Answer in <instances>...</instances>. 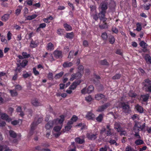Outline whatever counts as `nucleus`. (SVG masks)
Returning a JSON list of instances; mask_svg holds the SVG:
<instances>
[{
    "label": "nucleus",
    "instance_id": "obj_18",
    "mask_svg": "<svg viewBox=\"0 0 151 151\" xmlns=\"http://www.w3.org/2000/svg\"><path fill=\"white\" fill-rule=\"evenodd\" d=\"M101 23L99 25V28L101 29H104L108 27V25L106 21H101Z\"/></svg>",
    "mask_w": 151,
    "mask_h": 151
},
{
    "label": "nucleus",
    "instance_id": "obj_52",
    "mask_svg": "<svg viewBox=\"0 0 151 151\" xmlns=\"http://www.w3.org/2000/svg\"><path fill=\"white\" fill-rule=\"evenodd\" d=\"M61 127L59 126H56L54 127V130L55 132H59V131L61 129Z\"/></svg>",
    "mask_w": 151,
    "mask_h": 151
},
{
    "label": "nucleus",
    "instance_id": "obj_21",
    "mask_svg": "<svg viewBox=\"0 0 151 151\" xmlns=\"http://www.w3.org/2000/svg\"><path fill=\"white\" fill-rule=\"evenodd\" d=\"M141 97L142 98V101L144 102H147L149 97V95L148 94L141 95Z\"/></svg>",
    "mask_w": 151,
    "mask_h": 151
},
{
    "label": "nucleus",
    "instance_id": "obj_2",
    "mask_svg": "<svg viewBox=\"0 0 151 151\" xmlns=\"http://www.w3.org/2000/svg\"><path fill=\"white\" fill-rule=\"evenodd\" d=\"M82 76V74L79 72H78L76 73L72 74L71 75V78L70 79V81H72L75 79H79Z\"/></svg>",
    "mask_w": 151,
    "mask_h": 151
},
{
    "label": "nucleus",
    "instance_id": "obj_59",
    "mask_svg": "<svg viewBox=\"0 0 151 151\" xmlns=\"http://www.w3.org/2000/svg\"><path fill=\"white\" fill-rule=\"evenodd\" d=\"M33 72L35 76H37L39 74V72L36 70L35 68H34L33 69Z\"/></svg>",
    "mask_w": 151,
    "mask_h": 151
},
{
    "label": "nucleus",
    "instance_id": "obj_61",
    "mask_svg": "<svg viewBox=\"0 0 151 151\" xmlns=\"http://www.w3.org/2000/svg\"><path fill=\"white\" fill-rule=\"evenodd\" d=\"M86 100L88 102L91 101L92 100V98L90 95L85 97Z\"/></svg>",
    "mask_w": 151,
    "mask_h": 151
},
{
    "label": "nucleus",
    "instance_id": "obj_43",
    "mask_svg": "<svg viewBox=\"0 0 151 151\" xmlns=\"http://www.w3.org/2000/svg\"><path fill=\"white\" fill-rule=\"evenodd\" d=\"M135 143L137 145H139L144 144V142L141 139H138L135 141Z\"/></svg>",
    "mask_w": 151,
    "mask_h": 151
},
{
    "label": "nucleus",
    "instance_id": "obj_57",
    "mask_svg": "<svg viewBox=\"0 0 151 151\" xmlns=\"http://www.w3.org/2000/svg\"><path fill=\"white\" fill-rule=\"evenodd\" d=\"M7 37L8 40H10L12 39V34L10 31H9L7 35Z\"/></svg>",
    "mask_w": 151,
    "mask_h": 151
},
{
    "label": "nucleus",
    "instance_id": "obj_9",
    "mask_svg": "<svg viewBox=\"0 0 151 151\" xmlns=\"http://www.w3.org/2000/svg\"><path fill=\"white\" fill-rule=\"evenodd\" d=\"M86 117L88 120H94L95 118V115L90 111L88 112L86 115Z\"/></svg>",
    "mask_w": 151,
    "mask_h": 151
},
{
    "label": "nucleus",
    "instance_id": "obj_14",
    "mask_svg": "<svg viewBox=\"0 0 151 151\" xmlns=\"http://www.w3.org/2000/svg\"><path fill=\"white\" fill-rule=\"evenodd\" d=\"M108 3L106 2L103 1L101 3V11L106 12V10L108 8Z\"/></svg>",
    "mask_w": 151,
    "mask_h": 151
},
{
    "label": "nucleus",
    "instance_id": "obj_36",
    "mask_svg": "<svg viewBox=\"0 0 151 151\" xmlns=\"http://www.w3.org/2000/svg\"><path fill=\"white\" fill-rule=\"evenodd\" d=\"M9 134L10 136L12 138H15L17 137V134L13 130H9Z\"/></svg>",
    "mask_w": 151,
    "mask_h": 151
},
{
    "label": "nucleus",
    "instance_id": "obj_17",
    "mask_svg": "<svg viewBox=\"0 0 151 151\" xmlns=\"http://www.w3.org/2000/svg\"><path fill=\"white\" fill-rule=\"evenodd\" d=\"M38 45L37 41V40L34 41L32 39L30 44V47L32 48H35Z\"/></svg>",
    "mask_w": 151,
    "mask_h": 151
},
{
    "label": "nucleus",
    "instance_id": "obj_64",
    "mask_svg": "<svg viewBox=\"0 0 151 151\" xmlns=\"http://www.w3.org/2000/svg\"><path fill=\"white\" fill-rule=\"evenodd\" d=\"M146 91L151 92V84L147 88H145Z\"/></svg>",
    "mask_w": 151,
    "mask_h": 151
},
{
    "label": "nucleus",
    "instance_id": "obj_7",
    "mask_svg": "<svg viewBox=\"0 0 151 151\" xmlns=\"http://www.w3.org/2000/svg\"><path fill=\"white\" fill-rule=\"evenodd\" d=\"M95 98L96 100H98L103 99L104 101H107V98L105 97V96L101 93H99L96 95Z\"/></svg>",
    "mask_w": 151,
    "mask_h": 151
},
{
    "label": "nucleus",
    "instance_id": "obj_47",
    "mask_svg": "<svg viewBox=\"0 0 151 151\" xmlns=\"http://www.w3.org/2000/svg\"><path fill=\"white\" fill-rule=\"evenodd\" d=\"M63 72L61 71L59 73L56 74L55 77V79L59 78L61 77L63 74Z\"/></svg>",
    "mask_w": 151,
    "mask_h": 151
},
{
    "label": "nucleus",
    "instance_id": "obj_51",
    "mask_svg": "<svg viewBox=\"0 0 151 151\" xmlns=\"http://www.w3.org/2000/svg\"><path fill=\"white\" fill-rule=\"evenodd\" d=\"M74 53V51H71L69 53L68 56V58H73V57Z\"/></svg>",
    "mask_w": 151,
    "mask_h": 151
},
{
    "label": "nucleus",
    "instance_id": "obj_53",
    "mask_svg": "<svg viewBox=\"0 0 151 151\" xmlns=\"http://www.w3.org/2000/svg\"><path fill=\"white\" fill-rule=\"evenodd\" d=\"M134 149L131 147L130 146H127L125 150V151H133Z\"/></svg>",
    "mask_w": 151,
    "mask_h": 151
},
{
    "label": "nucleus",
    "instance_id": "obj_29",
    "mask_svg": "<svg viewBox=\"0 0 151 151\" xmlns=\"http://www.w3.org/2000/svg\"><path fill=\"white\" fill-rule=\"evenodd\" d=\"M100 63L101 65L108 66L109 65V63L106 59L101 60L100 61Z\"/></svg>",
    "mask_w": 151,
    "mask_h": 151
},
{
    "label": "nucleus",
    "instance_id": "obj_40",
    "mask_svg": "<svg viewBox=\"0 0 151 151\" xmlns=\"http://www.w3.org/2000/svg\"><path fill=\"white\" fill-rule=\"evenodd\" d=\"M136 25V30L138 32L140 31L142 29V26L141 23L139 22H138L137 23Z\"/></svg>",
    "mask_w": 151,
    "mask_h": 151
},
{
    "label": "nucleus",
    "instance_id": "obj_1",
    "mask_svg": "<svg viewBox=\"0 0 151 151\" xmlns=\"http://www.w3.org/2000/svg\"><path fill=\"white\" fill-rule=\"evenodd\" d=\"M120 104L122 108L126 113H129L131 112L130 106L128 104H126L124 102H121Z\"/></svg>",
    "mask_w": 151,
    "mask_h": 151
},
{
    "label": "nucleus",
    "instance_id": "obj_31",
    "mask_svg": "<svg viewBox=\"0 0 151 151\" xmlns=\"http://www.w3.org/2000/svg\"><path fill=\"white\" fill-rule=\"evenodd\" d=\"M43 120V119L42 117H40L38 118L37 121L36 122H35V121L33 122L32 123H34V126L35 127H36V126L39 124L40 123L42 120Z\"/></svg>",
    "mask_w": 151,
    "mask_h": 151
},
{
    "label": "nucleus",
    "instance_id": "obj_8",
    "mask_svg": "<svg viewBox=\"0 0 151 151\" xmlns=\"http://www.w3.org/2000/svg\"><path fill=\"white\" fill-rule=\"evenodd\" d=\"M106 129L107 130L106 131L105 134L107 136H110L112 135L113 133L111 132L112 129L111 128V126L109 124L106 126Z\"/></svg>",
    "mask_w": 151,
    "mask_h": 151
},
{
    "label": "nucleus",
    "instance_id": "obj_4",
    "mask_svg": "<svg viewBox=\"0 0 151 151\" xmlns=\"http://www.w3.org/2000/svg\"><path fill=\"white\" fill-rule=\"evenodd\" d=\"M110 104L109 103H107L105 104L99 106L97 110V111L99 112H101L103 111L105 109L108 107L110 106Z\"/></svg>",
    "mask_w": 151,
    "mask_h": 151
},
{
    "label": "nucleus",
    "instance_id": "obj_3",
    "mask_svg": "<svg viewBox=\"0 0 151 151\" xmlns=\"http://www.w3.org/2000/svg\"><path fill=\"white\" fill-rule=\"evenodd\" d=\"M81 82V80L75 81L73 82L71 85L69 87V89L70 90H74L76 89L77 86L79 85Z\"/></svg>",
    "mask_w": 151,
    "mask_h": 151
},
{
    "label": "nucleus",
    "instance_id": "obj_25",
    "mask_svg": "<svg viewBox=\"0 0 151 151\" xmlns=\"http://www.w3.org/2000/svg\"><path fill=\"white\" fill-rule=\"evenodd\" d=\"M63 27L67 31H71L72 29L71 26L67 23L63 24Z\"/></svg>",
    "mask_w": 151,
    "mask_h": 151
},
{
    "label": "nucleus",
    "instance_id": "obj_41",
    "mask_svg": "<svg viewBox=\"0 0 151 151\" xmlns=\"http://www.w3.org/2000/svg\"><path fill=\"white\" fill-rule=\"evenodd\" d=\"M109 42L111 44H113L115 40V38L114 36H110L109 38Z\"/></svg>",
    "mask_w": 151,
    "mask_h": 151
},
{
    "label": "nucleus",
    "instance_id": "obj_39",
    "mask_svg": "<svg viewBox=\"0 0 151 151\" xmlns=\"http://www.w3.org/2000/svg\"><path fill=\"white\" fill-rule=\"evenodd\" d=\"M128 95L129 97L132 98H135L137 96L136 93L132 91H130L128 93Z\"/></svg>",
    "mask_w": 151,
    "mask_h": 151
},
{
    "label": "nucleus",
    "instance_id": "obj_19",
    "mask_svg": "<svg viewBox=\"0 0 151 151\" xmlns=\"http://www.w3.org/2000/svg\"><path fill=\"white\" fill-rule=\"evenodd\" d=\"M75 141L76 143L79 144H83L85 142L84 139H81L79 137H77L75 138Z\"/></svg>",
    "mask_w": 151,
    "mask_h": 151
},
{
    "label": "nucleus",
    "instance_id": "obj_44",
    "mask_svg": "<svg viewBox=\"0 0 151 151\" xmlns=\"http://www.w3.org/2000/svg\"><path fill=\"white\" fill-rule=\"evenodd\" d=\"M78 72H80L82 74L83 72L84 67L82 65H79L78 67Z\"/></svg>",
    "mask_w": 151,
    "mask_h": 151
},
{
    "label": "nucleus",
    "instance_id": "obj_23",
    "mask_svg": "<svg viewBox=\"0 0 151 151\" xmlns=\"http://www.w3.org/2000/svg\"><path fill=\"white\" fill-rule=\"evenodd\" d=\"M54 49V45L51 42H50L46 46V49L47 50L51 51L53 50Z\"/></svg>",
    "mask_w": 151,
    "mask_h": 151
},
{
    "label": "nucleus",
    "instance_id": "obj_56",
    "mask_svg": "<svg viewBox=\"0 0 151 151\" xmlns=\"http://www.w3.org/2000/svg\"><path fill=\"white\" fill-rule=\"evenodd\" d=\"M151 6V5L150 4H149L148 5L147 4H145L144 5L143 7L145 9L147 10H148L150 9Z\"/></svg>",
    "mask_w": 151,
    "mask_h": 151
},
{
    "label": "nucleus",
    "instance_id": "obj_34",
    "mask_svg": "<svg viewBox=\"0 0 151 151\" xmlns=\"http://www.w3.org/2000/svg\"><path fill=\"white\" fill-rule=\"evenodd\" d=\"M64 30L62 29H58L57 31V33L60 36H62L64 34Z\"/></svg>",
    "mask_w": 151,
    "mask_h": 151
},
{
    "label": "nucleus",
    "instance_id": "obj_12",
    "mask_svg": "<svg viewBox=\"0 0 151 151\" xmlns=\"http://www.w3.org/2000/svg\"><path fill=\"white\" fill-rule=\"evenodd\" d=\"M54 56L57 58H61L62 57V52L61 51L55 50L53 53Z\"/></svg>",
    "mask_w": 151,
    "mask_h": 151
},
{
    "label": "nucleus",
    "instance_id": "obj_30",
    "mask_svg": "<svg viewBox=\"0 0 151 151\" xmlns=\"http://www.w3.org/2000/svg\"><path fill=\"white\" fill-rule=\"evenodd\" d=\"M32 104L34 106H37L40 105V103L36 99H33L31 101Z\"/></svg>",
    "mask_w": 151,
    "mask_h": 151
},
{
    "label": "nucleus",
    "instance_id": "obj_11",
    "mask_svg": "<svg viewBox=\"0 0 151 151\" xmlns=\"http://www.w3.org/2000/svg\"><path fill=\"white\" fill-rule=\"evenodd\" d=\"M55 120H54L53 121H49L45 126L46 129H49L51 128L53 126L54 123L55 122Z\"/></svg>",
    "mask_w": 151,
    "mask_h": 151
},
{
    "label": "nucleus",
    "instance_id": "obj_6",
    "mask_svg": "<svg viewBox=\"0 0 151 151\" xmlns=\"http://www.w3.org/2000/svg\"><path fill=\"white\" fill-rule=\"evenodd\" d=\"M106 12L102 11H101L98 14L99 18L100 21H106L107 18L105 17V14Z\"/></svg>",
    "mask_w": 151,
    "mask_h": 151
},
{
    "label": "nucleus",
    "instance_id": "obj_16",
    "mask_svg": "<svg viewBox=\"0 0 151 151\" xmlns=\"http://www.w3.org/2000/svg\"><path fill=\"white\" fill-rule=\"evenodd\" d=\"M114 129H116L118 132L121 131V130H122V128L121 127L120 123L115 122L114 124Z\"/></svg>",
    "mask_w": 151,
    "mask_h": 151
},
{
    "label": "nucleus",
    "instance_id": "obj_33",
    "mask_svg": "<svg viewBox=\"0 0 151 151\" xmlns=\"http://www.w3.org/2000/svg\"><path fill=\"white\" fill-rule=\"evenodd\" d=\"M37 17L36 14H34L32 15H29L26 17V19L27 20H30L33 19H35Z\"/></svg>",
    "mask_w": 151,
    "mask_h": 151
},
{
    "label": "nucleus",
    "instance_id": "obj_50",
    "mask_svg": "<svg viewBox=\"0 0 151 151\" xmlns=\"http://www.w3.org/2000/svg\"><path fill=\"white\" fill-rule=\"evenodd\" d=\"M121 75L119 74H116L112 77V79L114 80L118 79L121 77Z\"/></svg>",
    "mask_w": 151,
    "mask_h": 151
},
{
    "label": "nucleus",
    "instance_id": "obj_46",
    "mask_svg": "<svg viewBox=\"0 0 151 151\" xmlns=\"http://www.w3.org/2000/svg\"><path fill=\"white\" fill-rule=\"evenodd\" d=\"M22 55L24 58H28L30 57V55L27 54L26 52H23L22 53Z\"/></svg>",
    "mask_w": 151,
    "mask_h": 151
},
{
    "label": "nucleus",
    "instance_id": "obj_42",
    "mask_svg": "<svg viewBox=\"0 0 151 151\" xmlns=\"http://www.w3.org/2000/svg\"><path fill=\"white\" fill-rule=\"evenodd\" d=\"M28 63V60H23L22 63H21V66L22 68H24L27 65Z\"/></svg>",
    "mask_w": 151,
    "mask_h": 151
},
{
    "label": "nucleus",
    "instance_id": "obj_38",
    "mask_svg": "<svg viewBox=\"0 0 151 151\" xmlns=\"http://www.w3.org/2000/svg\"><path fill=\"white\" fill-rule=\"evenodd\" d=\"M72 128V126L71 125H68L65 127L64 129H63L62 130V132H63V133H64L66 131H69L71 128Z\"/></svg>",
    "mask_w": 151,
    "mask_h": 151
},
{
    "label": "nucleus",
    "instance_id": "obj_27",
    "mask_svg": "<svg viewBox=\"0 0 151 151\" xmlns=\"http://www.w3.org/2000/svg\"><path fill=\"white\" fill-rule=\"evenodd\" d=\"M137 110L140 113H142L143 112V108L141 106L138 104H137L135 107Z\"/></svg>",
    "mask_w": 151,
    "mask_h": 151
},
{
    "label": "nucleus",
    "instance_id": "obj_63",
    "mask_svg": "<svg viewBox=\"0 0 151 151\" xmlns=\"http://www.w3.org/2000/svg\"><path fill=\"white\" fill-rule=\"evenodd\" d=\"M107 147L105 145L104 147H102L100 148L99 151H107Z\"/></svg>",
    "mask_w": 151,
    "mask_h": 151
},
{
    "label": "nucleus",
    "instance_id": "obj_62",
    "mask_svg": "<svg viewBox=\"0 0 151 151\" xmlns=\"http://www.w3.org/2000/svg\"><path fill=\"white\" fill-rule=\"evenodd\" d=\"M49 144L47 142L42 143V144L41 146L44 147H47L50 146Z\"/></svg>",
    "mask_w": 151,
    "mask_h": 151
},
{
    "label": "nucleus",
    "instance_id": "obj_48",
    "mask_svg": "<svg viewBox=\"0 0 151 151\" xmlns=\"http://www.w3.org/2000/svg\"><path fill=\"white\" fill-rule=\"evenodd\" d=\"M22 9V7L19 6V8H17L16 9L15 11V14L16 15H19L20 13L21 10Z\"/></svg>",
    "mask_w": 151,
    "mask_h": 151
},
{
    "label": "nucleus",
    "instance_id": "obj_32",
    "mask_svg": "<svg viewBox=\"0 0 151 151\" xmlns=\"http://www.w3.org/2000/svg\"><path fill=\"white\" fill-rule=\"evenodd\" d=\"M74 36V33L73 32L70 33H66L65 36V37L67 38L70 39H72Z\"/></svg>",
    "mask_w": 151,
    "mask_h": 151
},
{
    "label": "nucleus",
    "instance_id": "obj_35",
    "mask_svg": "<svg viewBox=\"0 0 151 151\" xmlns=\"http://www.w3.org/2000/svg\"><path fill=\"white\" fill-rule=\"evenodd\" d=\"M103 118V114H100L96 118V120L98 122H102Z\"/></svg>",
    "mask_w": 151,
    "mask_h": 151
},
{
    "label": "nucleus",
    "instance_id": "obj_58",
    "mask_svg": "<svg viewBox=\"0 0 151 151\" xmlns=\"http://www.w3.org/2000/svg\"><path fill=\"white\" fill-rule=\"evenodd\" d=\"M78 119L77 116L75 115H74L70 119L73 122H76L78 120Z\"/></svg>",
    "mask_w": 151,
    "mask_h": 151
},
{
    "label": "nucleus",
    "instance_id": "obj_26",
    "mask_svg": "<svg viewBox=\"0 0 151 151\" xmlns=\"http://www.w3.org/2000/svg\"><path fill=\"white\" fill-rule=\"evenodd\" d=\"M73 65V64L71 62H65L63 64V66L64 68H65L70 67L72 66Z\"/></svg>",
    "mask_w": 151,
    "mask_h": 151
},
{
    "label": "nucleus",
    "instance_id": "obj_24",
    "mask_svg": "<svg viewBox=\"0 0 151 151\" xmlns=\"http://www.w3.org/2000/svg\"><path fill=\"white\" fill-rule=\"evenodd\" d=\"M10 14H4L2 16L1 20L4 22L6 21L9 19Z\"/></svg>",
    "mask_w": 151,
    "mask_h": 151
},
{
    "label": "nucleus",
    "instance_id": "obj_28",
    "mask_svg": "<svg viewBox=\"0 0 151 151\" xmlns=\"http://www.w3.org/2000/svg\"><path fill=\"white\" fill-rule=\"evenodd\" d=\"M9 92L11 94V96L12 97L16 96L18 95L17 92L14 89L10 90H9Z\"/></svg>",
    "mask_w": 151,
    "mask_h": 151
},
{
    "label": "nucleus",
    "instance_id": "obj_5",
    "mask_svg": "<svg viewBox=\"0 0 151 151\" xmlns=\"http://www.w3.org/2000/svg\"><path fill=\"white\" fill-rule=\"evenodd\" d=\"M86 137L91 140H94L96 139V134H93L92 133H87L86 134Z\"/></svg>",
    "mask_w": 151,
    "mask_h": 151
},
{
    "label": "nucleus",
    "instance_id": "obj_54",
    "mask_svg": "<svg viewBox=\"0 0 151 151\" xmlns=\"http://www.w3.org/2000/svg\"><path fill=\"white\" fill-rule=\"evenodd\" d=\"M101 37L104 40H106L107 38V35L106 32L103 33L101 35Z\"/></svg>",
    "mask_w": 151,
    "mask_h": 151
},
{
    "label": "nucleus",
    "instance_id": "obj_49",
    "mask_svg": "<svg viewBox=\"0 0 151 151\" xmlns=\"http://www.w3.org/2000/svg\"><path fill=\"white\" fill-rule=\"evenodd\" d=\"M140 46L142 48H145L147 46V45L145 43L144 41H142L139 43Z\"/></svg>",
    "mask_w": 151,
    "mask_h": 151
},
{
    "label": "nucleus",
    "instance_id": "obj_22",
    "mask_svg": "<svg viewBox=\"0 0 151 151\" xmlns=\"http://www.w3.org/2000/svg\"><path fill=\"white\" fill-rule=\"evenodd\" d=\"M0 151H12V150L6 146L2 145L0 144Z\"/></svg>",
    "mask_w": 151,
    "mask_h": 151
},
{
    "label": "nucleus",
    "instance_id": "obj_37",
    "mask_svg": "<svg viewBox=\"0 0 151 151\" xmlns=\"http://www.w3.org/2000/svg\"><path fill=\"white\" fill-rule=\"evenodd\" d=\"M94 90V87L92 85H90L87 88V93H91Z\"/></svg>",
    "mask_w": 151,
    "mask_h": 151
},
{
    "label": "nucleus",
    "instance_id": "obj_60",
    "mask_svg": "<svg viewBox=\"0 0 151 151\" xmlns=\"http://www.w3.org/2000/svg\"><path fill=\"white\" fill-rule=\"evenodd\" d=\"M112 31L116 34H117L118 32V29L115 27H113L111 29Z\"/></svg>",
    "mask_w": 151,
    "mask_h": 151
},
{
    "label": "nucleus",
    "instance_id": "obj_10",
    "mask_svg": "<svg viewBox=\"0 0 151 151\" xmlns=\"http://www.w3.org/2000/svg\"><path fill=\"white\" fill-rule=\"evenodd\" d=\"M1 118L3 120H5L6 122H9L11 121V119L5 113H3L1 114Z\"/></svg>",
    "mask_w": 151,
    "mask_h": 151
},
{
    "label": "nucleus",
    "instance_id": "obj_15",
    "mask_svg": "<svg viewBox=\"0 0 151 151\" xmlns=\"http://www.w3.org/2000/svg\"><path fill=\"white\" fill-rule=\"evenodd\" d=\"M151 84V81L149 79L145 80L142 83V85L145 88H147Z\"/></svg>",
    "mask_w": 151,
    "mask_h": 151
},
{
    "label": "nucleus",
    "instance_id": "obj_45",
    "mask_svg": "<svg viewBox=\"0 0 151 151\" xmlns=\"http://www.w3.org/2000/svg\"><path fill=\"white\" fill-rule=\"evenodd\" d=\"M60 119L58 120V122L60 124H63L65 120V116L63 115H61L60 116Z\"/></svg>",
    "mask_w": 151,
    "mask_h": 151
},
{
    "label": "nucleus",
    "instance_id": "obj_55",
    "mask_svg": "<svg viewBox=\"0 0 151 151\" xmlns=\"http://www.w3.org/2000/svg\"><path fill=\"white\" fill-rule=\"evenodd\" d=\"M47 77L50 80H51L53 79V74L51 72H49L47 76Z\"/></svg>",
    "mask_w": 151,
    "mask_h": 151
},
{
    "label": "nucleus",
    "instance_id": "obj_20",
    "mask_svg": "<svg viewBox=\"0 0 151 151\" xmlns=\"http://www.w3.org/2000/svg\"><path fill=\"white\" fill-rule=\"evenodd\" d=\"M31 129L30 130L29 133V135L30 136H31L34 133V130L35 129L36 127L34 126V123H32V124L30 125Z\"/></svg>",
    "mask_w": 151,
    "mask_h": 151
},
{
    "label": "nucleus",
    "instance_id": "obj_13",
    "mask_svg": "<svg viewBox=\"0 0 151 151\" xmlns=\"http://www.w3.org/2000/svg\"><path fill=\"white\" fill-rule=\"evenodd\" d=\"M144 58L147 64H151V57L149 54H145L144 57Z\"/></svg>",
    "mask_w": 151,
    "mask_h": 151
}]
</instances>
